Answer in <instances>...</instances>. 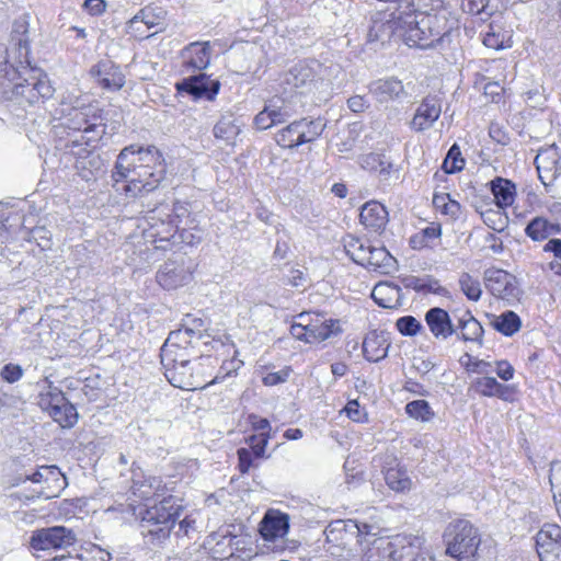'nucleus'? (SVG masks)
I'll list each match as a JSON object with an SVG mask.
<instances>
[{
	"mask_svg": "<svg viewBox=\"0 0 561 561\" xmlns=\"http://www.w3.org/2000/svg\"><path fill=\"white\" fill-rule=\"evenodd\" d=\"M340 333L337 322L334 320L321 321L317 318L309 322V336L308 343L322 342Z\"/></svg>",
	"mask_w": 561,
	"mask_h": 561,
	"instance_id": "f704fd0d",
	"label": "nucleus"
},
{
	"mask_svg": "<svg viewBox=\"0 0 561 561\" xmlns=\"http://www.w3.org/2000/svg\"><path fill=\"white\" fill-rule=\"evenodd\" d=\"M299 122L300 128V142L301 145L314 141L321 136L325 128V124L321 118L308 119L301 118Z\"/></svg>",
	"mask_w": 561,
	"mask_h": 561,
	"instance_id": "79ce46f5",
	"label": "nucleus"
},
{
	"mask_svg": "<svg viewBox=\"0 0 561 561\" xmlns=\"http://www.w3.org/2000/svg\"><path fill=\"white\" fill-rule=\"evenodd\" d=\"M359 218L362 225L378 233L385 229L389 221L386 207L376 201H370L362 207Z\"/></svg>",
	"mask_w": 561,
	"mask_h": 561,
	"instance_id": "bb28decb",
	"label": "nucleus"
},
{
	"mask_svg": "<svg viewBox=\"0 0 561 561\" xmlns=\"http://www.w3.org/2000/svg\"><path fill=\"white\" fill-rule=\"evenodd\" d=\"M368 89L369 93L379 103L401 102L409 95L402 81L394 77L375 80Z\"/></svg>",
	"mask_w": 561,
	"mask_h": 561,
	"instance_id": "6ab92c4d",
	"label": "nucleus"
},
{
	"mask_svg": "<svg viewBox=\"0 0 561 561\" xmlns=\"http://www.w3.org/2000/svg\"><path fill=\"white\" fill-rule=\"evenodd\" d=\"M133 493L142 500H149L157 495L160 488V481L156 478L150 479L148 484L134 482Z\"/></svg>",
	"mask_w": 561,
	"mask_h": 561,
	"instance_id": "5fc2aeb1",
	"label": "nucleus"
},
{
	"mask_svg": "<svg viewBox=\"0 0 561 561\" xmlns=\"http://www.w3.org/2000/svg\"><path fill=\"white\" fill-rule=\"evenodd\" d=\"M407 414L417 421L428 422L434 417V412L425 400H414L405 405Z\"/></svg>",
	"mask_w": 561,
	"mask_h": 561,
	"instance_id": "49530a36",
	"label": "nucleus"
},
{
	"mask_svg": "<svg viewBox=\"0 0 561 561\" xmlns=\"http://www.w3.org/2000/svg\"><path fill=\"white\" fill-rule=\"evenodd\" d=\"M371 298L382 308H396L401 301V288L389 282H380L373 288Z\"/></svg>",
	"mask_w": 561,
	"mask_h": 561,
	"instance_id": "7c9ffc66",
	"label": "nucleus"
},
{
	"mask_svg": "<svg viewBox=\"0 0 561 561\" xmlns=\"http://www.w3.org/2000/svg\"><path fill=\"white\" fill-rule=\"evenodd\" d=\"M183 58L186 71L190 69L201 71L207 68L210 62L209 43H191L184 48Z\"/></svg>",
	"mask_w": 561,
	"mask_h": 561,
	"instance_id": "cd10ccee",
	"label": "nucleus"
},
{
	"mask_svg": "<svg viewBox=\"0 0 561 561\" xmlns=\"http://www.w3.org/2000/svg\"><path fill=\"white\" fill-rule=\"evenodd\" d=\"M308 314L300 313L298 316V319L300 322L294 323L290 327V334L300 341H305L308 343V339H311L309 336V322H307Z\"/></svg>",
	"mask_w": 561,
	"mask_h": 561,
	"instance_id": "6e6d98bb",
	"label": "nucleus"
},
{
	"mask_svg": "<svg viewBox=\"0 0 561 561\" xmlns=\"http://www.w3.org/2000/svg\"><path fill=\"white\" fill-rule=\"evenodd\" d=\"M368 545L364 552L365 561H393L396 550V538L389 539L385 537H375L370 531L367 540H363V545Z\"/></svg>",
	"mask_w": 561,
	"mask_h": 561,
	"instance_id": "b1692460",
	"label": "nucleus"
},
{
	"mask_svg": "<svg viewBox=\"0 0 561 561\" xmlns=\"http://www.w3.org/2000/svg\"><path fill=\"white\" fill-rule=\"evenodd\" d=\"M343 411L354 422H362L366 416V413L364 412V410L360 409V407L356 400L350 401L345 405Z\"/></svg>",
	"mask_w": 561,
	"mask_h": 561,
	"instance_id": "338daca9",
	"label": "nucleus"
},
{
	"mask_svg": "<svg viewBox=\"0 0 561 561\" xmlns=\"http://www.w3.org/2000/svg\"><path fill=\"white\" fill-rule=\"evenodd\" d=\"M490 324L500 333L511 336L519 331L522 321L514 311H505L499 316L492 314Z\"/></svg>",
	"mask_w": 561,
	"mask_h": 561,
	"instance_id": "e433bc0d",
	"label": "nucleus"
},
{
	"mask_svg": "<svg viewBox=\"0 0 561 561\" xmlns=\"http://www.w3.org/2000/svg\"><path fill=\"white\" fill-rule=\"evenodd\" d=\"M385 480L388 486L397 492L410 490L412 485V481L407 471L400 467L387 469Z\"/></svg>",
	"mask_w": 561,
	"mask_h": 561,
	"instance_id": "c03bdc74",
	"label": "nucleus"
},
{
	"mask_svg": "<svg viewBox=\"0 0 561 561\" xmlns=\"http://www.w3.org/2000/svg\"><path fill=\"white\" fill-rule=\"evenodd\" d=\"M376 173L379 174L381 181H389L393 176L396 179L399 178L398 169H396L393 163L385 156L382 158V164L377 169Z\"/></svg>",
	"mask_w": 561,
	"mask_h": 561,
	"instance_id": "e2e57ef3",
	"label": "nucleus"
},
{
	"mask_svg": "<svg viewBox=\"0 0 561 561\" xmlns=\"http://www.w3.org/2000/svg\"><path fill=\"white\" fill-rule=\"evenodd\" d=\"M461 364L465 366L468 373L479 374V375H488L492 371L491 363L476 358L469 354H465L461 359Z\"/></svg>",
	"mask_w": 561,
	"mask_h": 561,
	"instance_id": "3c124183",
	"label": "nucleus"
},
{
	"mask_svg": "<svg viewBox=\"0 0 561 561\" xmlns=\"http://www.w3.org/2000/svg\"><path fill=\"white\" fill-rule=\"evenodd\" d=\"M473 390L484 397H502L506 387L494 377H481L472 381Z\"/></svg>",
	"mask_w": 561,
	"mask_h": 561,
	"instance_id": "37998d69",
	"label": "nucleus"
},
{
	"mask_svg": "<svg viewBox=\"0 0 561 561\" xmlns=\"http://www.w3.org/2000/svg\"><path fill=\"white\" fill-rule=\"evenodd\" d=\"M489 31L483 35L482 42L485 47L492 49H501L505 44V35L501 32H496L492 25L489 26Z\"/></svg>",
	"mask_w": 561,
	"mask_h": 561,
	"instance_id": "4d7b16f0",
	"label": "nucleus"
},
{
	"mask_svg": "<svg viewBox=\"0 0 561 561\" xmlns=\"http://www.w3.org/2000/svg\"><path fill=\"white\" fill-rule=\"evenodd\" d=\"M179 92H186L195 99L215 100L220 89V82L211 79L209 76L199 72L196 76H190L176 83Z\"/></svg>",
	"mask_w": 561,
	"mask_h": 561,
	"instance_id": "2eb2a0df",
	"label": "nucleus"
},
{
	"mask_svg": "<svg viewBox=\"0 0 561 561\" xmlns=\"http://www.w3.org/2000/svg\"><path fill=\"white\" fill-rule=\"evenodd\" d=\"M192 276L191 266L185 257L168 260L157 273V282L165 289H175L188 283Z\"/></svg>",
	"mask_w": 561,
	"mask_h": 561,
	"instance_id": "4468645a",
	"label": "nucleus"
},
{
	"mask_svg": "<svg viewBox=\"0 0 561 561\" xmlns=\"http://www.w3.org/2000/svg\"><path fill=\"white\" fill-rule=\"evenodd\" d=\"M442 236L439 224L432 222L410 238V245L414 250H422L432 247L433 242Z\"/></svg>",
	"mask_w": 561,
	"mask_h": 561,
	"instance_id": "58836bf2",
	"label": "nucleus"
},
{
	"mask_svg": "<svg viewBox=\"0 0 561 561\" xmlns=\"http://www.w3.org/2000/svg\"><path fill=\"white\" fill-rule=\"evenodd\" d=\"M145 219L148 225L145 230L147 237L152 238L154 243L169 242L178 233V225L175 219H171V209L167 204H161L148 211Z\"/></svg>",
	"mask_w": 561,
	"mask_h": 561,
	"instance_id": "9b49d317",
	"label": "nucleus"
},
{
	"mask_svg": "<svg viewBox=\"0 0 561 561\" xmlns=\"http://www.w3.org/2000/svg\"><path fill=\"white\" fill-rule=\"evenodd\" d=\"M181 505L172 495L163 497L159 503L147 506L140 513L141 535L147 542L153 546L163 545L175 527L176 519L180 516Z\"/></svg>",
	"mask_w": 561,
	"mask_h": 561,
	"instance_id": "39448f33",
	"label": "nucleus"
},
{
	"mask_svg": "<svg viewBox=\"0 0 561 561\" xmlns=\"http://www.w3.org/2000/svg\"><path fill=\"white\" fill-rule=\"evenodd\" d=\"M398 331L407 336H414L423 329L421 322L412 316L401 317L396 322Z\"/></svg>",
	"mask_w": 561,
	"mask_h": 561,
	"instance_id": "603ef678",
	"label": "nucleus"
},
{
	"mask_svg": "<svg viewBox=\"0 0 561 561\" xmlns=\"http://www.w3.org/2000/svg\"><path fill=\"white\" fill-rule=\"evenodd\" d=\"M549 481L554 493L561 491V461L552 462L550 468Z\"/></svg>",
	"mask_w": 561,
	"mask_h": 561,
	"instance_id": "69168bd1",
	"label": "nucleus"
},
{
	"mask_svg": "<svg viewBox=\"0 0 561 561\" xmlns=\"http://www.w3.org/2000/svg\"><path fill=\"white\" fill-rule=\"evenodd\" d=\"M491 190L497 206L501 208L511 206L515 199V185L510 180L496 178L491 182Z\"/></svg>",
	"mask_w": 561,
	"mask_h": 561,
	"instance_id": "c9c22d12",
	"label": "nucleus"
},
{
	"mask_svg": "<svg viewBox=\"0 0 561 561\" xmlns=\"http://www.w3.org/2000/svg\"><path fill=\"white\" fill-rule=\"evenodd\" d=\"M396 259L388 252L385 247L370 245L364 266H369L382 274H388L396 267Z\"/></svg>",
	"mask_w": 561,
	"mask_h": 561,
	"instance_id": "72a5a7b5",
	"label": "nucleus"
},
{
	"mask_svg": "<svg viewBox=\"0 0 561 561\" xmlns=\"http://www.w3.org/2000/svg\"><path fill=\"white\" fill-rule=\"evenodd\" d=\"M370 244L354 236H347L344 239V250L346 254L357 264L365 265Z\"/></svg>",
	"mask_w": 561,
	"mask_h": 561,
	"instance_id": "ea45409f",
	"label": "nucleus"
},
{
	"mask_svg": "<svg viewBox=\"0 0 561 561\" xmlns=\"http://www.w3.org/2000/svg\"><path fill=\"white\" fill-rule=\"evenodd\" d=\"M560 231V226L542 217L534 218L526 227V234L535 241H541Z\"/></svg>",
	"mask_w": 561,
	"mask_h": 561,
	"instance_id": "4c0bfd02",
	"label": "nucleus"
},
{
	"mask_svg": "<svg viewBox=\"0 0 561 561\" xmlns=\"http://www.w3.org/2000/svg\"><path fill=\"white\" fill-rule=\"evenodd\" d=\"M30 240H34L42 250L50 248L51 234L45 227H35L28 232Z\"/></svg>",
	"mask_w": 561,
	"mask_h": 561,
	"instance_id": "13d9d810",
	"label": "nucleus"
},
{
	"mask_svg": "<svg viewBox=\"0 0 561 561\" xmlns=\"http://www.w3.org/2000/svg\"><path fill=\"white\" fill-rule=\"evenodd\" d=\"M56 114L64 119V125L75 131H83L85 134L96 133V137H89L88 140L100 138L104 133L102 124L101 110L96 104L87 103L82 98L67 94L60 101V107L56 110Z\"/></svg>",
	"mask_w": 561,
	"mask_h": 561,
	"instance_id": "423d86ee",
	"label": "nucleus"
},
{
	"mask_svg": "<svg viewBox=\"0 0 561 561\" xmlns=\"http://www.w3.org/2000/svg\"><path fill=\"white\" fill-rule=\"evenodd\" d=\"M390 347L382 333L370 332L363 342V352L367 360L377 363L383 359Z\"/></svg>",
	"mask_w": 561,
	"mask_h": 561,
	"instance_id": "2f4dec72",
	"label": "nucleus"
},
{
	"mask_svg": "<svg viewBox=\"0 0 561 561\" xmlns=\"http://www.w3.org/2000/svg\"><path fill=\"white\" fill-rule=\"evenodd\" d=\"M458 331V339H461L465 342H474L482 345L484 333L483 327L470 311H466L458 318L456 333Z\"/></svg>",
	"mask_w": 561,
	"mask_h": 561,
	"instance_id": "c756f323",
	"label": "nucleus"
},
{
	"mask_svg": "<svg viewBox=\"0 0 561 561\" xmlns=\"http://www.w3.org/2000/svg\"><path fill=\"white\" fill-rule=\"evenodd\" d=\"M398 10L396 12H378L371 18V25L368 30L369 42H389L392 37L399 38Z\"/></svg>",
	"mask_w": 561,
	"mask_h": 561,
	"instance_id": "a211bd4d",
	"label": "nucleus"
},
{
	"mask_svg": "<svg viewBox=\"0 0 561 561\" xmlns=\"http://www.w3.org/2000/svg\"><path fill=\"white\" fill-rule=\"evenodd\" d=\"M34 483H45L47 486L42 491L46 499L56 497L67 485L66 477L56 466H43L27 477Z\"/></svg>",
	"mask_w": 561,
	"mask_h": 561,
	"instance_id": "aec40b11",
	"label": "nucleus"
},
{
	"mask_svg": "<svg viewBox=\"0 0 561 561\" xmlns=\"http://www.w3.org/2000/svg\"><path fill=\"white\" fill-rule=\"evenodd\" d=\"M254 125L260 130H265L275 125L273 122L272 115L267 110V106L264 107L255 117Z\"/></svg>",
	"mask_w": 561,
	"mask_h": 561,
	"instance_id": "774afa93",
	"label": "nucleus"
},
{
	"mask_svg": "<svg viewBox=\"0 0 561 561\" xmlns=\"http://www.w3.org/2000/svg\"><path fill=\"white\" fill-rule=\"evenodd\" d=\"M543 250L546 252H552L554 255V261L550 263L551 268L556 270L557 274H561V240L560 239H551L549 240Z\"/></svg>",
	"mask_w": 561,
	"mask_h": 561,
	"instance_id": "bf43d9fd",
	"label": "nucleus"
},
{
	"mask_svg": "<svg viewBox=\"0 0 561 561\" xmlns=\"http://www.w3.org/2000/svg\"><path fill=\"white\" fill-rule=\"evenodd\" d=\"M160 356L164 376L172 386L180 389H196L206 385L195 375L187 350L173 348L171 344H163Z\"/></svg>",
	"mask_w": 561,
	"mask_h": 561,
	"instance_id": "1a4fd4ad",
	"label": "nucleus"
},
{
	"mask_svg": "<svg viewBox=\"0 0 561 561\" xmlns=\"http://www.w3.org/2000/svg\"><path fill=\"white\" fill-rule=\"evenodd\" d=\"M463 167L465 160L461 158L460 148L453 145L443 162V169L446 173H455L462 170Z\"/></svg>",
	"mask_w": 561,
	"mask_h": 561,
	"instance_id": "8fccbe9b",
	"label": "nucleus"
},
{
	"mask_svg": "<svg viewBox=\"0 0 561 561\" xmlns=\"http://www.w3.org/2000/svg\"><path fill=\"white\" fill-rule=\"evenodd\" d=\"M171 209V219H175V224L178 225V232L180 230H185L186 227H190L192 220L190 219V210L186 205L182 203H175Z\"/></svg>",
	"mask_w": 561,
	"mask_h": 561,
	"instance_id": "864d4df0",
	"label": "nucleus"
},
{
	"mask_svg": "<svg viewBox=\"0 0 561 561\" xmlns=\"http://www.w3.org/2000/svg\"><path fill=\"white\" fill-rule=\"evenodd\" d=\"M7 50L2 45H0V57L3 58L4 68L0 71L4 72L5 81L8 84L2 82V87L4 89V94L8 95L9 99L18 102L19 104H35L39 100L48 99L54 93V88L50 84V81L46 75L41 72L30 70L26 66H23L22 69L25 72H33L30 78H21V72L18 71L12 65L8 64V60L4 57Z\"/></svg>",
	"mask_w": 561,
	"mask_h": 561,
	"instance_id": "7ed1b4c3",
	"label": "nucleus"
},
{
	"mask_svg": "<svg viewBox=\"0 0 561 561\" xmlns=\"http://www.w3.org/2000/svg\"><path fill=\"white\" fill-rule=\"evenodd\" d=\"M76 541L75 533L64 526L41 528L32 533L30 548L33 551L66 549Z\"/></svg>",
	"mask_w": 561,
	"mask_h": 561,
	"instance_id": "9d476101",
	"label": "nucleus"
},
{
	"mask_svg": "<svg viewBox=\"0 0 561 561\" xmlns=\"http://www.w3.org/2000/svg\"><path fill=\"white\" fill-rule=\"evenodd\" d=\"M442 113L440 101L436 96H426L416 107L415 114L411 121V128L415 131L430 129L439 118Z\"/></svg>",
	"mask_w": 561,
	"mask_h": 561,
	"instance_id": "412c9836",
	"label": "nucleus"
},
{
	"mask_svg": "<svg viewBox=\"0 0 561 561\" xmlns=\"http://www.w3.org/2000/svg\"><path fill=\"white\" fill-rule=\"evenodd\" d=\"M382 158L383 156L379 153L370 152L360 156L358 159V163L363 169L376 172L377 169L382 164Z\"/></svg>",
	"mask_w": 561,
	"mask_h": 561,
	"instance_id": "052dcab7",
	"label": "nucleus"
},
{
	"mask_svg": "<svg viewBox=\"0 0 561 561\" xmlns=\"http://www.w3.org/2000/svg\"><path fill=\"white\" fill-rule=\"evenodd\" d=\"M266 106L275 125L285 123L294 114L291 107L280 99L272 100Z\"/></svg>",
	"mask_w": 561,
	"mask_h": 561,
	"instance_id": "09e8293b",
	"label": "nucleus"
},
{
	"mask_svg": "<svg viewBox=\"0 0 561 561\" xmlns=\"http://www.w3.org/2000/svg\"><path fill=\"white\" fill-rule=\"evenodd\" d=\"M327 69L317 61H299L280 78L284 92L329 94L331 81L325 78Z\"/></svg>",
	"mask_w": 561,
	"mask_h": 561,
	"instance_id": "0eeeda50",
	"label": "nucleus"
},
{
	"mask_svg": "<svg viewBox=\"0 0 561 561\" xmlns=\"http://www.w3.org/2000/svg\"><path fill=\"white\" fill-rule=\"evenodd\" d=\"M459 286L469 300L478 301L481 298L482 289L480 282L473 278L469 273H462L460 275Z\"/></svg>",
	"mask_w": 561,
	"mask_h": 561,
	"instance_id": "de8ad7c7",
	"label": "nucleus"
},
{
	"mask_svg": "<svg viewBox=\"0 0 561 561\" xmlns=\"http://www.w3.org/2000/svg\"><path fill=\"white\" fill-rule=\"evenodd\" d=\"M204 331V320L187 314L183 320L181 328L172 331L164 344H171V347L173 348H184L188 351V345H191L195 340H201Z\"/></svg>",
	"mask_w": 561,
	"mask_h": 561,
	"instance_id": "dca6fc26",
	"label": "nucleus"
},
{
	"mask_svg": "<svg viewBox=\"0 0 561 561\" xmlns=\"http://www.w3.org/2000/svg\"><path fill=\"white\" fill-rule=\"evenodd\" d=\"M425 322L436 339L447 340L456 333V325L453 324L449 313L445 309L431 308L425 313Z\"/></svg>",
	"mask_w": 561,
	"mask_h": 561,
	"instance_id": "a878e982",
	"label": "nucleus"
},
{
	"mask_svg": "<svg viewBox=\"0 0 561 561\" xmlns=\"http://www.w3.org/2000/svg\"><path fill=\"white\" fill-rule=\"evenodd\" d=\"M422 543L419 537L397 536V552L393 561H432V557L423 549Z\"/></svg>",
	"mask_w": 561,
	"mask_h": 561,
	"instance_id": "4be33fe9",
	"label": "nucleus"
},
{
	"mask_svg": "<svg viewBox=\"0 0 561 561\" xmlns=\"http://www.w3.org/2000/svg\"><path fill=\"white\" fill-rule=\"evenodd\" d=\"M49 415L62 427H72L78 421L77 410L69 401L51 410Z\"/></svg>",
	"mask_w": 561,
	"mask_h": 561,
	"instance_id": "a18cd8bd",
	"label": "nucleus"
},
{
	"mask_svg": "<svg viewBox=\"0 0 561 561\" xmlns=\"http://www.w3.org/2000/svg\"><path fill=\"white\" fill-rule=\"evenodd\" d=\"M446 552L459 561H473L479 557L481 536L469 520L458 518L451 520L445 531Z\"/></svg>",
	"mask_w": 561,
	"mask_h": 561,
	"instance_id": "6e6552de",
	"label": "nucleus"
},
{
	"mask_svg": "<svg viewBox=\"0 0 561 561\" xmlns=\"http://www.w3.org/2000/svg\"><path fill=\"white\" fill-rule=\"evenodd\" d=\"M536 549L540 561H561V527L545 524L536 535Z\"/></svg>",
	"mask_w": 561,
	"mask_h": 561,
	"instance_id": "f8f14e48",
	"label": "nucleus"
},
{
	"mask_svg": "<svg viewBox=\"0 0 561 561\" xmlns=\"http://www.w3.org/2000/svg\"><path fill=\"white\" fill-rule=\"evenodd\" d=\"M39 387L38 405L43 411L48 412V414L51 410L57 409L68 401L64 392L58 387L54 386L48 379H45Z\"/></svg>",
	"mask_w": 561,
	"mask_h": 561,
	"instance_id": "473e14b6",
	"label": "nucleus"
},
{
	"mask_svg": "<svg viewBox=\"0 0 561 561\" xmlns=\"http://www.w3.org/2000/svg\"><path fill=\"white\" fill-rule=\"evenodd\" d=\"M91 76L102 85V88L116 91L125 83V77L119 67L111 60H101L90 70Z\"/></svg>",
	"mask_w": 561,
	"mask_h": 561,
	"instance_id": "5701e85b",
	"label": "nucleus"
},
{
	"mask_svg": "<svg viewBox=\"0 0 561 561\" xmlns=\"http://www.w3.org/2000/svg\"><path fill=\"white\" fill-rule=\"evenodd\" d=\"M1 377L10 383L20 380L23 376V369L20 365L7 364L1 369Z\"/></svg>",
	"mask_w": 561,
	"mask_h": 561,
	"instance_id": "680f3d73",
	"label": "nucleus"
},
{
	"mask_svg": "<svg viewBox=\"0 0 561 561\" xmlns=\"http://www.w3.org/2000/svg\"><path fill=\"white\" fill-rule=\"evenodd\" d=\"M289 529V519L286 514L270 510L260 524V533L264 540L274 541L284 538Z\"/></svg>",
	"mask_w": 561,
	"mask_h": 561,
	"instance_id": "393cba45",
	"label": "nucleus"
},
{
	"mask_svg": "<svg viewBox=\"0 0 561 561\" xmlns=\"http://www.w3.org/2000/svg\"><path fill=\"white\" fill-rule=\"evenodd\" d=\"M399 38L409 47L422 49L432 47L454 27L455 19L445 10L427 13L410 5L398 10Z\"/></svg>",
	"mask_w": 561,
	"mask_h": 561,
	"instance_id": "f03ea898",
	"label": "nucleus"
},
{
	"mask_svg": "<svg viewBox=\"0 0 561 561\" xmlns=\"http://www.w3.org/2000/svg\"><path fill=\"white\" fill-rule=\"evenodd\" d=\"M370 529L371 526L352 519L332 522L324 530L323 548L335 561H348L355 556L357 546L367 540Z\"/></svg>",
	"mask_w": 561,
	"mask_h": 561,
	"instance_id": "20e7f679",
	"label": "nucleus"
},
{
	"mask_svg": "<svg viewBox=\"0 0 561 561\" xmlns=\"http://www.w3.org/2000/svg\"><path fill=\"white\" fill-rule=\"evenodd\" d=\"M559 160L560 153L554 145L539 150L535 158L538 176L546 187L551 186L561 174Z\"/></svg>",
	"mask_w": 561,
	"mask_h": 561,
	"instance_id": "f3484780",
	"label": "nucleus"
},
{
	"mask_svg": "<svg viewBox=\"0 0 561 561\" xmlns=\"http://www.w3.org/2000/svg\"><path fill=\"white\" fill-rule=\"evenodd\" d=\"M486 289L501 299H515L519 294L516 277L500 268H488L484 272Z\"/></svg>",
	"mask_w": 561,
	"mask_h": 561,
	"instance_id": "ddd939ff",
	"label": "nucleus"
},
{
	"mask_svg": "<svg viewBox=\"0 0 561 561\" xmlns=\"http://www.w3.org/2000/svg\"><path fill=\"white\" fill-rule=\"evenodd\" d=\"M486 0H462L461 9L463 12L477 15L486 11Z\"/></svg>",
	"mask_w": 561,
	"mask_h": 561,
	"instance_id": "0e129e2a",
	"label": "nucleus"
},
{
	"mask_svg": "<svg viewBox=\"0 0 561 561\" xmlns=\"http://www.w3.org/2000/svg\"><path fill=\"white\" fill-rule=\"evenodd\" d=\"M165 162L154 146L147 148L130 145L118 154L113 179L128 181L127 192L133 195L152 192L165 176Z\"/></svg>",
	"mask_w": 561,
	"mask_h": 561,
	"instance_id": "f257e3e1",
	"label": "nucleus"
},
{
	"mask_svg": "<svg viewBox=\"0 0 561 561\" xmlns=\"http://www.w3.org/2000/svg\"><path fill=\"white\" fill-rule=\"evenodd\" d=\"M299 126V122L295 121L283 129L278 130L275 135V141L277 145L288 149L301 146Z\"/></svg>",
	"mask_w": 561,
	"mask_h": 561,
	"instance_id": "a19ab883",
	"label": "nucleus"
},
{
	"mask_svg": "<svg viewBox=\"0 0 561 561\" xmlns=\"http://www.w3.org/2000/svg\"><path fill=\"white\" fill-rule=\"evenodd\" d=\"M240 131L241 125L239 124L238 118L231 113L221 115L213 128L215 138L228 146H233L236 144Z\"/></svg>",
	"mask_w": 561,
	"mask_h": 561,
	"instance_id": "c85d7f7f",
	"label": "nucleus"
}]
</instances>
